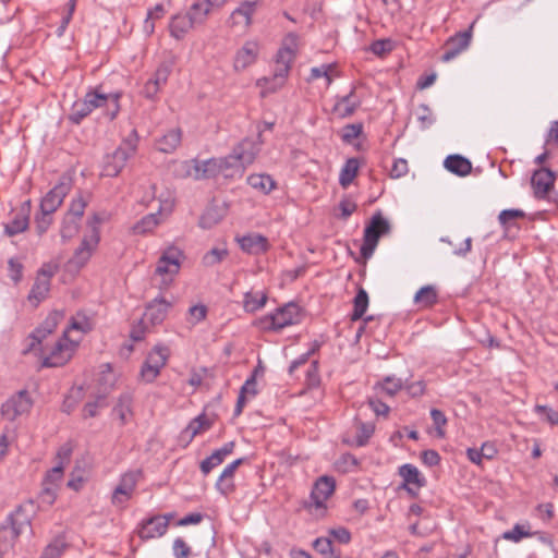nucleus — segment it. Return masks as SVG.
I'll return each mask as SVG.
<instances>
[{
  "mask_svg": "<svg viewBox=\"0 0 558 558\" xmlns=\"http://www.w3.org/2000/svg\"><path fill=\"white\" fill-rule=\"evenodd\" d=\"M66 335L68 330H64L63 337L49 345L48 342H44L49 333L44 331L41 327H38L29 336L31 343L26 349V352L34 351L39 347V351L41 355H44L43 366H62L72 357L76 347V343L74 341H70Z\"/></svg>",
  "mask_w": 558,
  "mask_h": 558,
  "instance_id": "nucleus-1",
  "label": "nucleus"
},
{
  "mask_svg": "<svg viewBox=\"0 0 558 558\" xmlns=\"http://www.w3.org/2000/svg\"><path fill=\"white\" fill-rule=\"evenodd\" d=\"M296 46L298 35L293 33L288 34L284 38L283 47L277 52L272 76L263 77L257 81V86L263 88V95L274 93L284 85L295 57Z\"/></svg>",
  "mask_w": 558,
  "mask_h": 558,
  "instance_id": "nucleus-2",
  "label": "nucleus"
},
{
  "mask_svg": "<svg viewBox=\"0 0 558 558\" xmlns=\"http://www.w3.org/2000/svg\"><path fill=\"white\" fill-rule=\"evenodd\" d=\"M121 93L104 94L98 89L87 93L83 99L76 100L71 108L69 119L71 122L78 124L86 118L94 109L106 107L110 120H113L119 110V99Z\"/></svg>",
  "mask_w": 558,
  "mask_h": 558,
  "instance_id": "nucleus-3",
  "label": "nucleus"
},
{
  "mask_svg": "<svg viewBox=\"0 0 558 558\" xmlns=\"http://www.w3.org/2000/svg\"><path fill=\"white\" fill-rule=\"evenodd\" d=\"M138 144V134L135 129L123 140L121 145L112 153L106 155L102 165V175L117 177L125 167L126 161L135 155Z\"/></svg>",
  "mask_w": 558,
  "mask_h": 558,
  "instance_id": "nucleus-4",
  "label": "nucleus"
},
{
  "mask_svg": "<svg viewBox=\"0 0 558 558\" xmlns=\"http://www.w3.org/2000/svg\"><path fill=\"white\" fill-rule=\"evenodd\" d=\"M27 507L33 508V501L19 506L14 512L8 517L7 522L10 526H0V543L13 544L22 533L26 530L31 531V517Z\"/></svg>",
  "mask_w": 558,
  "mask_h": 558,
  "instance_id": "nucleus-5",
  "label": "nucleus"
},
{
  "mask_svg": "<svg viewBox=\"0 0 558 558\" xmlns=\"http://www.w3.org/2000/svg\"><path fill=\"white\" fill-rule=\"evenodd\" d=\"M390 223L384 218L380 211L373 215L371 221L364 229L363 244L361 246V255L368 259L374 254L381 235L390 232Z\"/></svg>",
  "mask_w": 558,
  "mask_h": 558,
  "instance_id": "nucleus-6",
  "label": "nucleus"
},
{
  "mask_svg": "<svg viewBox=\"0 0 558 558\" xmlns=\"http://www.w3.org/2000/svg\"><path fill=\"white\" fill-rule=\"evenodd\" d=\"M170 356V350L162 344L155 345L147 354L140 372L142 380L145 383H153L160 374V371L166 366Z\"/></svg>",
  "mask_w": 558,
  "mask_h": 558,
  "instance_id": "nucleus-7",
  "label": "nucleus"
},
{
  "mask_svg": "<svg viewBox=\"0 0 558 558\" xmlns=\"http://www.w3.org/2000/svg\"><path fill=\"white\" fill-rule=\"evenodd\" d=\"M104 219L98 214L93 215L88 222L92 233L83 238L81 245L75 250L74 255L70 260L71 264L76 267H83L89 260L94 250L99 243L100 235L97 226Z\"/></svg>",
  "mask_w": 558,
  "mask_h": 558,
  "instance_id": "nucleus-8",
  "label": "nucleus"
},
{
  "mask_svg": "<svg viewBox=\"0 0 558 558\" xmlns=\"http://www.w3.org/2000/svg\"><path fill=\"white\" fill-rule=\"evenodd\" d=\"M183 259V252L175 246H169L161 253L155 272L162 277V283L169 284L179 274Z\"/></svg>",
  "mask_w": 558,
  "mask_h": 558,
  "instance_id": "nucleus-9",
  "label": "nucleus"
},
{
  "mask_svg": "<svg viewBox=\"0 0 558 558\" xmlns=\"http://www.w3.org/2000/svg\"><path fill=\"white\" fill-rule=\"evenodd\" d=\"M300 322V308L293 303H289L278 308L274 314L260 318L258 324L263 329L280 330L284 327L298 324Z\"/></svg>",
  "mask_w": 558,
  "mask_h": 558,
  "instance_id": "nucleus-10",
  "label": "nucleus"
},
{
  "mask_svg": "<svg viewBox=\"0 0 558 558\" xmlns=\"http://www.w3.org/2000/svg\"><path fill=\"white\" fill-rule=\"evenodd\" d=\"M186 175L195 180L210 179L221 174V161L210 158L204 161L189 160L183 163Z\"/></svg>",
  "mask_w": 558,
  "mask_h": 558,
  "instance_id": "nucleus-11",
  "label": "nucleus"
},
{
  "mask_svg": "<svg viewBox=\"0 0 558 558\" xmlns=\"http://www.w3.org/2000/svg\"><path fill=\"white\" fill-rule=\"evenodd\" d=\"M262 145L263 138L262 132L259 131L255 140L245 137L240 143H238L232 149L233 157L240 160V163L246 168L255 161L260 151Z\"/></svg>",
  "mask_w": 558,
  "mask_h": 558,
  "instance_id": "nucleus-12",
  "label": "nucleus"
},
{
  "mask_svg": "<svg viewBox=\"0 0 558 558\" xmlns=\"http://www.w3.org/2000/svg\"><path fill=\"white\" fill-rule=\"evenodd\" d=\"M72 187L70 179H62L40 201L39 209L46 213H54L63 203L64 197Z\"/></svg>",
  "mask_w": 558,
  "mask_h": 558,
  "instance_id": "nucleus-13",
  "label": "nucleus"
},
{
  "mask_svg": "<svg viewBox=\"0 0 558 558\" xmlns=\"http://www.w3.org/2000/svg\"><path fill=\"white\" fill-rule=\"evenodd\" d=\"M398 474L403 480L401 488L405 489L412 497H416L418 490L426 485V478L413 464H402L398 469Z\"/></svg>",
  "mask_w": 558,
  "mask_h": 558,
  "instance_id": "nucleus-14",
  "label": "nucleus"
},
{
  "mask_svg": "<svg viewBox=\"0 0 558 558\" xmlns=\"http://www.w3.org/2000/svg\"><path fill=\"white\" fill-rule=\"evenodd\" d=\"M556 173L549 168L542 167L534 171L531 178L534 196L538 199L547 197L549 191L554 187Z\"/></svg>",
  "mask_w": 558,
  "mask_h": 558,
  "instance_id": "nucleus-15",
  "label": "nucleus"
},
{
  "mask_svg": "<svg viewBox=\"0 0 558 558\" xmlns=\"http://www.w3.org/2000/svg\"><path fill=\"white\" fill-rule=\"evenodd\" d=\"M472 38V25L469 29L460 32L454 36H451L445 45V52L441 56L444 62L453 60L458 54L465 50Z\"/></svg>",
  "mask_w": 558,
  "mask_h": 558,
  "instance_id": "nucleus-16",
  "label": "nucleus"
},
{
  "mask_svg": "<svg viewBox=\"0 0 558 558\" xmlns=\"http://www.w3.org/2000/svg\"><path fill=\"white\" fill-rule=\"evenodd\" d=\"M32 405L33 401L29 393L26 390H21L2 405V410L5 415L13 420L17 415L27 413Z\"/></svg>",
  "mask_w": 558,
  "mask_h": 558,
  "instance_id": "nucleus-17",
  "label": "nucleus"
},
{
  "mask_svg": "<svg viewBox=\"0 0 558 558\" xmlns=\"http://www.w3.org/2000/svg\"><path fill=\"white\" fill-rule=\"evenodd\" d=\"M168 530V517L167 515H154L144 520L141 523L138 530V536L142 539H150L160 537L166 534Z\"/></svg>",
  "mask_w": 558,
  "mask_h": 558,
  "instance_id": "nucleus-18",
  "label": "nucleus"
},
{
  "mask_svg": "<svg viewBox=\"0 0 558 558\" xmlns=\"http://www.w3.org/2000/svg\"><path fill=\"white\" fill-rule=\"evenodd\" d=\"M171 307L172 302H169L163 298H155L146 305L143 318L151 326L159 325L166 319Z\"/></svg>",
  "mask_w": 558,
  "mask_h": 558,
  "instance_id": "nucleus-19",
  "label": "nucleus"
},
{
  "mask_svg": "<svg viewBox=\"0 0 558 558\" xmlns=\"http://www.w3.org/2000/svg\"><path fill=\"white\" fill-rule=\"evenodd\" d=\"M336 488L335 478L331 476L319 477L312 489L311 499L316 508H324L326 500L333 494Z\"/></svg>",
  "mask_w": 558,
  "mask_h": 558,
  "instance_id": "nucleus-20",
  "label": "nucleus"
},
{
  "mask_svg": "<svg viewBox=\"0 0 558 558\" xmlns=\"http://www.w3.org/2000/svg\"><path fill=\"white\" fill-rule=\"evenodd\" d=\"M137 482V474L125 473L122 475L120 483L116 487L112 494V502L114 505H121L130 499Z\"/></svg>",
  "mask_w": 558,
  "mask_h": 558,
  "instance_id": "nucleus-21",
  "label": "nucleus"
},
{
  "mask_svg": "<svg viewBox=\"0 0 558 558\" xmlns=\"http://www.w3.org/2000/svg\"><path fill=\"white\" fill-rule=\"evenodd\" d=\"M259 5V0L241 2L240 5L235 8L231 13V20L233 21V24L243 25L245 27L251 26L252 16Z\"/></svg>",
  "mask_w": 558,
  "mask_h": 558,
  "instance_id": "nucleus-22",
  "label": "nucleus"
},
{
  "mask_svg": "<svg viewBox=\"0 0 558 558\" xmlns=\"http://www.w3.org/2000/svg\"><path fill=\"white\" fill-rule=\"evenodd\" d=\"M211 425L213 421L206 414H199L182 430L181 439L189 444L196 435L208 430Z\"/></svg>",
  "mask_w": 558,
  "mask_h": 558,
  "instance_id": "nucleus-23",
  "label": "nucleus"
},
{
  "mask_svg": "<svg viewBox=\"0 0 558 558\" xmlns=\"http://www.w3.org/2000/svg\"><path fill=\"white\" fill-rule=\"evenodd\" d=\"M258 54V44L255 41H247L244 46L238 51L234 59V68L235 70H244L248 65L255 62L256 57Z\"/></svg>",
  "mask_w": 558,
  "mask_h": 558,
  "instance_id": "nucleus-24",
  "label": "nucleus"
},
{
  "mask_svg": "<svg viewBox=\"0 0 558 558\" xmlns=\"http://www.w3.org/2000/svg\"><path fill=\"white\" fill-rule=\"evenodd\" d=\"M240 247L248 254H260L268 250V240L262 234H248L240 238Z\"/></svg>",
  "mask_w": 558,
  "mask_h": 558,
  "instance_id": "nucleus-25",
  "label": "nucleus"
},
{
  "mask_svg": "<svg viewBox=\"0 0 558 558\" xmlns=\"http://www.w3.org/2000/svg\"><path fill=\"white\" fill-rule=\"evenodd\" d=\"M50 277L51 272L45 269L38 272L36 281L28 294L29 301H36L38 303L47 296L50 289Z\"/></svg>",
  "mask_w": 558,
  "mask_h": 558,
  "instance_id": "nucleus-26",
  "label": "nucleus"
},
{
  "mask_svg": "<svg viewBox=\"0 0 558 558\" xmlns=\"http://www.w3.org/2000/svg\"><path fill=\"white\" fill-rule=\"evenodd\" d=\"M445 168L459 177L468 175L472 170L471 161L461 155H450L444 161Z\"/></svg>",
  "mask_w": 558,
  "mask_h": 558,
  "instance_id": "nucleus-27",
  "label": "nucleus"
},
{
  "mask_svg": "<svg viewBox=\"0 0 558 558\" xmlns=\"http://www.w3.org/2000/svg\"><path fill=\"white\" fill-rule=\"evenodd\" d=\"M359 106L360 101L354 94V88H352L348 95L338 98L333 106V112L341 118H347L353 114Z\"/></svg>",
  "mask_w": 558,
  "mask_h": 558,
  "instance_id": "nucleus-28",
  "label": "nucleus"
},
{
  "mask_svg": "<svg viewBox=\"0 0 558 558\" xmlns=\"http://www.w3.org/2000/svg\"><path fill=\"white\" fill-rule=\"evenodd\" d=\"M182 132L180 129L168 131L157 141V148L165 154H172L181 144Z\"/></svg>",
  "mask_w": 558,
  "mask_h": 558,
  "instance_id": "nucleus-29",
  "label": "nucleus"
},
{
  "mask_svg": "<svg viewBox=\"0 0 558 558\" xmlns=\"http://www.w3.org/2000/svg\"><path fill=\"white\" fill-rule=\"evenodd\" d=\"M192 27L195 25L186 13L172 16L169 24L170 35L175 39H182Z\"/></svg>",
  "mask_w": 558,
  "mask_h": 558,
  "instance_id": "nucleus-30",
  "label": "nucleus"
},
{
  "mask_svg": "<svg viewBox=\"0 0 558 558\" xmlns=\"http://www.w3.org/2000/svg\"><path fill=\"white\" fill-rule=\"evenodd\" d=\"M413 302L418 308H429L438 302V292L434 286H424L415 293Z\"/></svg>",
  "mask_w": 558,
  "mask_h": 558,
  "instance_id": "nucleus-31",
  "label": "nucleus"
},
{
  "mask_svg": "<svg viewBox=\"0 0 558 558\" xmlns=\"http://www.w3.org/2000/svg\"><path fill=\"white\" fill-rule=\"evenodd\" d=\"M247 184L264 194L270 193L276 187L275 180L269 174L255 173L246 179Z\"/></svg>",
  "mask_w": 558,
  "mask_h": 558,
  "instance_id": "nucleus-32",
  "label": "nucleus"
},
{
  "mask_svg": "<svg viewBox=\"0 0 558 558\" xmlns=\"http://www.w3.org/2000/svg\"><path fill=\"white\" fill-rule=\"evenodd\" d=\"M210 11L211 8L205 0H197L190 7L186 14L189 15L193 24L197 26L205 23Z\"/></svg>",
  "mask_w": 558,
  "mask_h": 558,
  "instance_id": "nucleus-33",
  "label": "nucleus"
},
{
  "mask_svg": "<svg viewBox=\"0 0 558 558\" xmlns=\"http://www.w3.org/2000/svg\"><path fill=\"white\" fill-rule=\"evenodd\" d=\"M360 168V162L356 158H349L339 174V183L343 189H347L354 180Z\"/></svg>",
  "mask_w": 558,
  "mask_h": 558,
  "instance_id": "nucleus-34",
  "label": "nucleus"
},
{
  "mask_svg": "<svg viewBox=\"0 0 558 558\" xmlns=\"http://www.w3.org/2000/svg\"><path fill=\"white\" fill-rule=\"evenodd\" d=\"M218 161H221V174L227 178L233 177L235 173L242 174L245 170L240 160L233 157V151L226 157L218 158Z\"/></svg>",
  "mask_w": 558,
  "mask_h": 558,
  "instance_id": "nucleus-35",
  "label": "nucleus"
},
{
  "mask_svg": "<svg viewBox=\"0 0 558 558\" xmlns=\"http://www.w3.org/2000/svg\"><path fill=\"white\" fill-rule=\"evenodd\" d=\"M367 307L368 294L363 288H360L353 300V312L351 314V320L355 322L361 319L365 314Z\"/></svg>",
  "mask_w": 558,
  "mask_h": 558,
  "instance_id": "nucleus-36",
  "label": "nucleus"
},
{
  "mask_svg": "<svg viewBox=\"0 0 558 558\" xmlns=\"http://www.w3.org/2000/svg\"><path fill=\"white\" fill-rule=\"evenodd\" d=\"M28 214L24 213V210L17 214L13 220L5 225L4 232L9 236L16 235L23 231H25L28 227Z\"/></svg>",
  "mask_w": 558,
  "mask_h": 558,
  "instance_id": "nucleus-37",
  "label": "nucleus"
},
{
  "mask_svg": "<svg viewBox=\"0 0 558 558\" xmlns=\"http://www.w3.org/2000/svg\"><path fill=\"white\" fill-rule=\"evenodd\" d=\"M314 549L326 558H340L341 553L332 546V542L328 537L316 538L313 543Z\"/></svg>",
  "mask_w": 558,
  "mask_h": 558,
  "instance_id": "nucleus-38",
  "label": "nucleus"
},
{
  "mask_svg": "<svg viewBox=\"0 0 558 558\" xmlns=\"http://www.w3.org/2000/svg\"><path fill=\"white\" fill-rule=\"evenodd\" d=\"M78 219L72 218V216H65L62 219L60 235L63 242H68L73 239L80 230Z\"/></svg>",
  "mask_w": 558,
  "mask_h": 558,
  "instance_id": "nucleus-39",
  "label": "nucleus"
},
{
  "mask_svg": "<svg viewBox=\"0 0 558 558\" xmlns=\"http://www.w3.org/2000/svg\"><path fill=\"white\" fill-rule=\"evenodd\" d=\"M267 302V294L264 292H247L244 295V310L247 313H254L264 307Z\"/></svg>",
  "mask_w": 558,
  "mask_h": 558,
  "instance_id": "nucleus-40",
  "label": "nucleus"
},
{
  "mask_svg": "<svg viewBox=\"0 0 558 558\" xmlns=\"http://www.w3.org/2000/svg\"><path fill=\"white\" fill-rule=\"evenodd\" d=\"M223 215L216 206L208 207L199 218V227L203 229H210L221 221Z\"/></svg>",
  "mask_w": 558,
  "mask_h": 558,
  "instance_id": "nucleus-41",
  "label": "nucleus"
},
{
  "mask_svg": "<svg viewBox=\"0 0 558 558\" xmlns=\"http://www.w3.org/2000/svg\"><path fill=\"white\" fill-rule=\"evenodd\" d=\"M66 548L64 537L58 536L46 546L40 558H60Z\"/></svg>",
  "mask_w": 558,
  "mask_h": 558,
  "instance_id": "nucleus-42",
  "label": "nucleus"
},
{
  "mask_svg": "<svg viewBox=\"0 0 558 558\" xmlns=\"http://www.w3.org/2000/svg\"><path fill=\"white\" fill-rule=\"evenodd\" d=\"M173 63L171 61H165L159 64L157 70L154 73V76L149 78V82H153L157 87L161 88L166 85L169 75L172 72Z\"/></svg>",
  "mask_w": 558,
  "mask_h": 558,
  "instance_id": "nucleus-43",
  "label": "nucleus"
},
{
  "mask_svg": "<svg viewBox=\"0 0 558 558\" xmlns=\"http://www.w3.org/2000/svg\"><path fill=\"white\" fill-rule=\"evenodd\" d=\"M375 388L380 389L390 397H393L403 388V383L396 376H387L383 379V381L378 383Z\"/></svg>",
  "mask_w": 558,
  "mask_h": 558,
  "instance_id": "nucleus-44",
  "label": "nucleus"
},
{
  "mask_svg": "<svg viewBox=\"0 0 558 558\" xmlns=\"http://www.w3.org/2000/svg\"><path fill=\"white\" fill-rule=\"evenodd\" d=\"M132 396L124 393L119 398L117 405L113 408V413L120 418L122 424L126 423V416L131 413Z\"/></svg>",
  "mask_w": 558,
  "mask_h": 558,
  "instance_id": "nucleus-45",
  "label": "nucleus"
},
{
  "mask_svg": "<svg viewBox=\"0 0 558 558\" xmlns=\"http://www.w3.org/2000/svg\"><path fill=\"white\" fill-rule=\"evenodd\" d=\"M525 217V213L521 209H505L500 211L498 216L499 223L506 230L514 226L515 219H522Z\"/></svg>",
  "mask_w": 558,
  "mask_h": 558,
  "instance_id": "nucleus-46",
  "label": "nucleus"
},
{
  "mask_svg": "<svg viewBox=\"0 0 558 558\" xmlns=\"http://www.w3.org/2000/svg\"><path fill=\"white\" fill-rule=\"evenodd\" d=\"M93 329V324L85 314L77 313L75 316L71 318L70 326L68 330H76L83 333H86Z\"/></svg>",
  "mask_w": 558,
  "mask_h": 558,
  "instance_id": "nucleus-47",
  "label": "nucleus"
},
{
  "mask_svg": "<svg viewBox=\"0 0 558 558\" xmlns=\"http://www.w3.org/2000/svg\"><path fill=\"white\" fill-rule=\"evenodd\" d=\"M158 223L157 214H148L136 222L133 229L136 234H144L151 231Z\"/></svg>",
  "mask_w": 558,
  "mask_h": 558,
  "instance_id": "nucleus-48",
  "label": "nucleus"
},
{
  "mask_svg": "<svg viewBox=\"0 0 558 558\" xmlns=\"http://www.w3.org/2000/svg\"><path fill=\"white\" fill-rule=\"evenodd\" d=\"M53 222L52 213L40 210L35 216V230L38 235H43Z\"/></svg>",
  "mask_w": 558,
  "mask_h": 558,
  "instance_id": "nucleus-49",
  "label": "nucleus"
},
{
  "mask_svg": "<svg viewBox=\"0 0 558 558\" xmlns=\"http://www.w3.org/2000/svg\"><path fill=\"white\" fill-rule=\"evenodd\" d=\"M228 255V250L225 247H214L208 251L203 257V264L205 266H214L223 260Z\"/></svg>",
  "mask_w": 558,
  "mask_h": 558,
  "instance_id": "nucleus-50",
  "label": "nucleus"
},
{
  "mask_svg": "<svg viewBox=\"0 0 558 558\" xmlns=\"http://www.w3.org/2000/svg\"><path fill=\"white\" fill-rule=\"evenodd\" d=\"M374 433V425L369 423H360L356 430V446H365Z\"/></svg>",
  "mask_w": 558,
  "mask_h": 558,
  "instance_id": "nucleus-51",
  "label": "nucleus"
},
{
  "mask_svg": "<svg viewBox=\"0 0 558 558\" xmlns=\"http://www.w3.org/2000/svg\"><path fill=\"white\" fill-rule=\"evenodd\" d=\"M207 315V307L203 304L193 305L187 311V322L192 325H196L197 323L204 320Z\"/></svg>",
  "mask_w": 558,
  "mask_h": 558,
  "instance_id": "nucleus-52",
  "label": "nucleus"
},
{
  "mask_svg": "<svg viewBox=\"0 0 558 558\" xmlns=\"http://www.w3.org/2000/svg\"><path fill=\"white\" fill-rule=\"evenodd\" d=\"M57 492L58 487L56 485L43 483V488L39 494L40 502L47 506H51L56 501Z\"/></svg>",
  "mask_w": 558,
  "mask_h": 558,
  "instance_id": "nucleus-53",
  "label": "nucleus"
},
{
  "mask_svg": "<svg viewBox=\"0 0 558 558\" xmlns=\"http://www.w3.org/2000/svg\"><path fill=\"white\" fill-rule=\"evenodd\" d=\"M532 534L525 530L523 525L515 524L510 531H506L502 534V537L507 541H511L514 543L520 542L523 537H529Z\"/></svg>",
  "mask_w": 558,
  "mask_h": 558,
  "instance_id": "nucleus-54",
  "label": "nucleus"
},
{
  "mask_svg": "<svg viewBox=\"0 0 558 558\" xmlns=\"http://www.w3.org/2000/svg\"><path fill=\"white\" fill-rule=\"evenodd\" d=\"M86 207V202L82 196H78L77 198H74L69 207V210L66 211L65 216H72V218L81 220V218L84 215Z\"/></svg>",
  "mask_w": 558,
  "mask_h": 558,
  "instance_id": "nucleus-55",
  "label": "nucleus"
},
{
  "mask_svg": "<svg viewBox=\"0 0 558 558\" xmlns=\"http://www.w3.org/2000/svg\"><path fill=\"white\" fill-rule=\"evenodd\" d=\"M430 417L433 420V423L436 427V434L438 437L445 436L444 426L447 424V417L444 414L442 411L438 409H432L430 410Z\"/></svg>",
  "mask_w": 558,
  "mask_h": 558,
  "instance_id": "nucleus-56",
  "label": "nucleus"
},
{
  "mask_svg": "<svg viewBox=\"0 0 558 558\" xmlns=\"http://www.w3.org/2000/svg\"><path fill=\"white\" fill-rule=\"evenodd\" d=\"M393 49L391 39H378L371 45V51L376 56H384Z\"/></svg>",
  "mask_w": 558,
  "mask_h": 558,
  "instance_id": "nucleus-57",
  "label": "nucleus"
},
{
  "mask_svg": "<svg viewBox=\"0 0 558 558\" xmlns=\"http://www.w3.org/2000/svg\"><path fill=\"white\" fill-rule=\"evenodd\" d=\"M333 69V64H322L320 66H315L311 69L310 80H317L319 77H325L327 80V84L331 83L330 71Z\"/></svg>",
  "mask_w": 558,
  "mask_h": 558,
  "instance_id": "nucleus-58",
  "label": "nucleus"
},
{
  "mask_svg": "<svg viewBox=\"0 0 558 558\" xmlns=\"http://www.w3.org/2000/svg\"><path fill=\"white\" fill-rule=\"evenodd\" d=\"M417 120L420 121L421 126L423 129H427V128H429L434 123L435 119H434L433 112L428 108V106L421 105L418 107Z\"/></svg>",
  "mask_w": 558,
  "mask_h": 558,
  "instance_id": "nucleus-59",
  "label": "nucleus"
},
{
  "mask_svg": "<svg viewBox=\"0 0 558 558\" xmlns=\"http://www.w3.org/2000/svg\"><path fill=\"white\" fill-rule=\"evenodd\" d=\"M63 470H64V468H62V466H59V465L53 466L46 473L43 483L56 485L57 487H59V483L61 482V480L63 477Z\"/></svg>",
  "mask_w": 558,
  "mask_h": 558,
  "instance_id": "nucleus-60",
  "label": "nucleus"
},
{
  "mask_svg": "<svg viewBox=\"0 0 558 558\" xmlns=\"http://www.w3.org/2000/svg\"><path fill=\"white\" fill-rule=\"evenodd\" d=\"M216 489L223 496H228L235 490L233 477L222 478L220 475L216 482Z\"/></svg>",
  "mask_w": 558,
  "mask_h": 558,
  "instance_id": "nucleus-61",
  "label": "nucleus"
},
{
  "mask_svg": "<svg viewBox=\"0 0 558 558\" xmlns=\"http://www.w3.org/2000/svg\"><path fill=\"white\" fill-rule=\"evenodd\" d=\"M172 548L175 558H187L191 555V547L181 537L174 539Z\"/></svg>",
  "mask_w": 558,
  "mask_h": 558,
  "instance_id": "nucleus-62",
  "label": "nucleus"
},
{
  "mask_svg": "<svg viewBox=\"0 0 558 558\" xmlns=\"http://www.w3.org/2000/svg\"><path fill=\"white\" fill-rule=\"evenodd\" d=\"M403 388L407 390L408 395L412 398L421 397L426 391V384L424 380H417L414 383H409L403 385Z\"/></svg>",
  "mask_w": 558,
  "mask_h": 558,
  "instance_id": "nucleus-63",
  "label": "nucleus"
},
{
  "mask_svg": "<svg viewBox=\"0 0 558 558\" xmlns=\"http://www.w3.org/2000/svg\"><path fill=\"white\" fill-rule=\"evenodd\" d=\"M73 448L70 444L62 445L57 451L56 459L58 461L57 465L64 468L69 464Z\"/></svg>",
  "mask_w": 558,
  "mask_h": 558,
  "instance_id": "nucleus-64",
  "label": "nucleus"
}]
</instances>
